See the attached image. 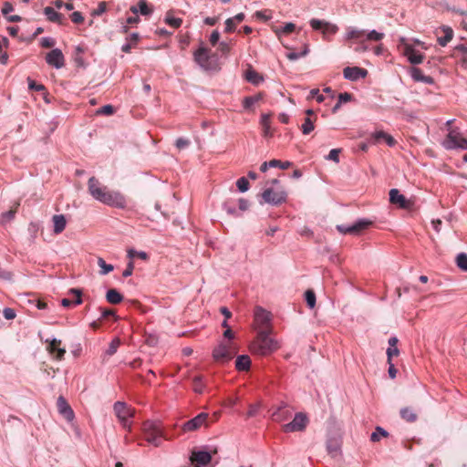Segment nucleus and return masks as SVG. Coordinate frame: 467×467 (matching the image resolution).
Here are the masks:
<instances>
[{
	"mask_svg": "<svg viewBox=\"0 0 467 467\" xmlns=\"http://www.w3.org/2000/svg\"><path fill=\"white\" fill-rule=\"evenodd\" d=\"M128 256L130 259H132L135 256H138L139 258H140L142 260H147L148 259V254L145 252H136V251H134L132 249L128 251Z\"/></svg>",
	"mask_w": 467,
	"mask_h": 467,
	"instance_id": "4d7b16f0",
	"label": "nucleus"
},
{
	"mask_svg": "<svg viewBox=\"0 0 467 467\" xmlns=\"http://www.w3.org/2000/svg\"><path fill=\"white\" fill-rule=\"evenodd\" d=\"M119 345H120V342H119V339H117V338H116V339H113V340L110 342V344H109V348H108V350H107V353H108L109 355H113L114 353H116V351H117V349H118V348L119 347Z\"/></svg>",
	"mask_w": 467,
	"mask_h": 467,
	"instance_id": "680f3d73",
	"label": "nucleus"
},
{
	"mask_svg": "<svg viewBox=\"0 0 467 467\" xmlns=\"http://www.w3.org/2000/svg\"><path fill=\"white\" fill-rule=\"evenodd\" d=\"M290 417V412L288 410H285V407H280L278 408L273 414L272 419L273 420L276 422H281L283 420H285Z\"/></svg>",
	"mask_w": 467,
	"mask_h": 467,
	"instance_id": "473e14b6",
	"label": "nucleus"
},
{
	"mask_svg": "<svg viewBox=\"0 0 467 467\" xmlns=\"http://www.w3.org/2000/svg\"><path fill=\"white\" fill-rule=\"evenodd\" d=\"M165 22L173 28H178L182 26V19L173 16L172 12L169 11L165 16Z\"/></svg>",
	"mask_w": 467,
	"mask_h": 467,
	"instance_id": "e433bc0d",
	"label": "nucleus"
},
{
	"mask_svg": "<svg viewBox=\"0 0 467 467\" xmlns=\"http://www.w3.org/2000/svg\"><path fill=\"white\" fill-rule=\"evenodd\" d=\"M327 449L330 453L337 452L339 450V442L337 440H329L327 443Z\"/></svg>",
	"mask_w": 467,
	"mask_h": 467,
	"instance_id": "864d4df0",
	"label": "nucleus"
},
{
	"mask_svg": "<svg viewBox=\"0 0 467 467\" xmlns=\"http://www.w3.org/2000/svg\"><path fill=\"white\" fill-rule=\"evenodd\" d=\"M309 23L314 30H321L324 36L327 34H336L338 29L336 25L316 18L311 19Z\"/></svg>",
	"mask_w": 467,
	"mask_h": 467,
	"instance_id": "4468645a",
	"label": "nucleus"
},
{
	"mask_svg": "<svg viewBox=\"0 0 467 467\" xmlns=\"http://www.w3.org/2000/svg\"><path fill=\"white\" fill-rule=\"evenodd\" d=\"M389 433L381 427H377L375 431L371 434V441L376 442L380 440V437H388Z\"/></svg>",
	"mask_w": 467,
	"mask_h": 467,
	"instance_id": "c03bdc74",
	"label": "nucleus"
},
{
	"mask_svg": "<svg viewBox=\"0 0 467 467\" xmlns=\"http://www.w3.org/2000/svg\"><path fill=\"white\" fill-rule=\"evenodd\" d=\"M441 31L443 36H438V43L441 47H445L453 37V30L450 26H442Z\"/></svg>",
	"mask_w": 467,
	"mask_h": 467,
	"instance_id": "bb28decb",
	"label": "nucleus"
},
{
	"mask_svg": "<svg viewBox=\"0 0 467 467\" xmlns=\"http://www.w3.org/2000/svg\"><path fill=\"white\" fill-rule=\"evenodd\" d=\"M46 61L49 66L56 68H61L65 66V57L62 51L58 48L52 49L46 56Z\"/></svg>",
	"mask_w": 467,
	"mask_h": 467,
	"instance_id": "2eb2a0df",
	"label": "nucleus"
},
{
	"mask_svg": "<svg viewBox=\"0 0 467 467\" xmlns=\"http://www.w3.org/2000/svg\"><path fill=\"white\" fill-rule=\"evenodd\" d=\"M341 152V149H333L329 151L328 156L327 157V160L333 161L336 163L339 162V153Z\"/></svg>",
	"mask_w": 467,
	"mask_h": 467,
	"instance_id": "6e6d98bb",
	"label": "nucleus"
},
{
	"mask_svg": "<svg viewBox=\"0 0 467 467\" xmlns=\"http://www.w3.org/2000/svg\"><path fill=\"white\" fill-rule=\"evenodd\" d=\"M400 417L409 422H414L417 420V413L409 407L400 410Z\"/></svg>",
	"mask_w": 467,
	"mask_h": 467,
	"instance_id": "f704fd0d",
	"label": "nucleus"
},
{
	"mask_svg": "<svg viewBox=\"0 0 467 467\" xmlns=\"http://www.w3.org/2000/svg\"><path fill=\"white\" fill-rule=\"evenodd\" d=\"M389 202L400 208L407 210L411 209L413 206V202L407 199L398 189H391L389 191Z\"/></svg>",
	"mask_w": 467,
	"mask_h": 467,
	"instance_id": "f8f14e48",
	"label": "nucleus"
},
{
	"mask_svg": "<svg viewBox=\"0 0 467 467\" xmlns=\"http://www.w3.org/2000/svg\"><path fill=\"white\" fill-rule=\"evenodd\" d=\"M366 32L364 30L350 28L348 30L347 38L349 40L360 41L365 38Z\"/></svg>",
	"mask_w": 467,
	"mask_h": 467,
	"instance_id": "c9c22d12",
	"label": "nucleus"
},
{
	"mask_svg": "<svg viewBox=\"0 0 467 467\" xmlns=\"http://www.w3.org/2000/svg\"><path fill=\"white\" fill-rule=\"evenodd\" d=\"M372 224L373 222L370 220L360 219L350 226L337 225V229L338 230V232L344 234L358 235Z\"/></svg>",
	"mask_w": 467,
	"mask_h": 467,
	"instance_id": "6e6552de",
	"label": "nucleus"
},
{
	"mask_svg": "<svg viewBox=\"0 0 467 467\" xmlns=\"http://www.w3.org/2000/svg\"><path fill=\"white\" fill-rule=\"evenodd\" d=\"M130 10L137 15L139 12L143 16H148L152 13V8L148 5L146 0H140L137 5L130 6Z\"/></svg>",
	"mask_w": 467,
	"mask_h": 467,
	"instance_id": "b1692460",
	"label": "nucleus"
},
{
	"mask_svg": "<svg viewBox=\"0 0 467 467\" xmlns=\"http://www.w3.org/2000/svg\"><path fill=\"white\" fill-rule=\"evenodd\" d=\"M210 52V49L201 47L193 54L195 62L204 69L209 68Z\"/></svg>",
	"mask_w": 467,
	"mask_h": 467,
	"instance_id": "f3484780",
	"label": "nucleus"
},
{
	"mask_svg": "<svg viewBox=\"0 0 467 467\" xmlns=\"http://www.w3.org/2000/svg\"><path fill=\"white\" fill-rule=\"evenodd\" d=\"M56 44V41L51 37H43L41 39V46L45 48L53 47Z\"/></svg>",
	"mask_w": 467,
	"mask_h": 467,
	"instance_id": "0e129e2a",
	"label": "nucleus"
},
{
	"mask_svg": "<svg viewBox=\"0 0 467 467\" xmlns=\"http://www.w3.org/2000/svg\"><path fill=\"white\" fill-rule=\"evenodd\" d=\"M262 197L264 201L267 203H271L274 205H279L283 202H285L287 198V193L283 190H273L271 188L266 189L262 193Z\"/></svg>",
	"mask_w": 467,
	"mask_h": 467,
	"instance_id": "9d476101",
	"label": "nucleus"
},
{
	"mask_svg": "<svg viewBox=\"0 0 467 467\" xmlns=\"http://www.w3.org/2000/svg\"><path fill=\"white\" fill-rule=\"evenodd\" d=\"M54 223V233L58 234L65 230L66 227V218L63 214H56L52 218Z\"/></svg>",
	"mask_w": 467,
	"mask_h": 467,
	"instance_id": "a878e982",
	"label": "nucleus"
},
{
	"mask_svg": "<svg viewBox=\"0 0 467 467\" xmlns=\"http://www.w3.org/2000/svg\"><path fill=\"white\" fill-rule=\"evenodd\" d=\"M98 265L101 268V275H107L114 269L112 265L107 264L101 257L98 258Z\"/></svg>",
	"mask_w": 467,
	"mask_h": 467,
	"instance_id": "ea45409f",
	"label": "nucleus"
},
{
	"mask_svg": "<svg viewBox=\"0 0 467 467\" xmlns=\"http://www.w3.org/2000/svg\"><path fill=\"white\" fill-rule=\"evenodd\" d=\"M236 353V349L233 343H220L213 351V357L215 361L224 363L234 358Z\"/></svg>",
	"mask_w": 467,
	"mask_h": 467,
	"instance_id": "423d86ee",
	"label": "nucleus"
},
{
	"mask_svg": "<svg viewBox=\"0 0 467 467\" xmlns=\"http://www.w3.org/2000/svg\"><path fill=\"white\" fill-rule=\"evenodd\" d=\"M271 317L270 313L265 311L264 308L257 306L254 310V329L256 332H272L273 327L270 323Z\"/></svg>",
	"mask_w": 467,
	"mask_h": 467,
	"instance_id": "39448f33",
	"label": "nucleus"
},
{
	"mask_svg": "<svg viewBox=\"0 0 467 467\" xmlns=\"http://www.w3.org/2000/svg\"><path fill=\"white\" fill-rule=\"evenodd\" d=\"M260 99H261V96L260 95L254 96V97H247L244 100V105L245 108H250L252 105H254V103H256Z\"/></svg>",
	"mask_w": 467,
	"mask_h": 467,
	"instance_id": "13d9d810",
	"label": "nucleus"
},
{
	"mask_svg": "<svg viewBox=\"0 0 467 467\" xmlns=\"http://www.w3.org/2000/svg\"><path fill=\"white\" fill-rule=\"evenodd\" d=\"M106 3L105 2H100L99 4V6L97 9L93 10L91 15L92 16H100L102 15L105 11H106Z\"/></svg>",
	"mask_w": 467,
	"mask_h": 467,
	"instance_id": "338daca9",
	"label": "nucleus"
},
{
	"mask_svg": "<svg viewBox=\"0 0 467 467\" xmlns=\"http://www.w3.org/2000/svg\"><path fill=\"white\" fill-rule=\"evenodd\" d=\"M209 415L207 413L202 412L198 414L193 419L186 421L183 426V431H193L200 429L202 426H207V420Z\"/></svg>",
	"mask_w": 467,
	"mask_h": 467,
	"instance_id": "ddd939ff",
	"label": "nucleus"
},
{
	"mask_svg": "<svg viewBox=\"0 0 467 467\" xmlns=\"http://www.w3.org/2000/svg\"><path fill=\"white\" fill-rule=\"evenodd\" d=\"M191 144L190 140L184 139V138H179L177 139L175 142V146L179 150H182L185 148H187Z\"/></svg>",
	"mask_w": 467,
	"mask_h": 467,
	"instance_id": "5fc2aeb1",
	"label": "nucleus"
},
{
	"mask_svg": "<svg viewBox=\"0 0 467 467\" xmlns=\"http://www.w3.org/2000/svg\"><path fill=\"white\" fill-rule=\"evenodd\" d=\"M99 310L101 311V316H102L103 319H107L110 317H114V319L118 318L114 310H112V309L100 307Z\"/></svg>",
	"mask_w": 467,
	"mask_h": 467,
	"instance_id": "bf43d9fd",
	"label": "nucleus"
},
{
	"mask_svg": "<svg viewBox=\"0 0 467 467\" xmlns=\"http://www.w3.org/2000/svg\"><path fill=\"white\" fill-rule=\"evenodd\" d=\"M317 117H306L303 124L301 125V131L304 135H307L312 132L315 129V122L317 121Z\"/></svg>",
	"mask_w": 467,
	"mask_h": 467,
	"instance_id": "7c9ffc66",
	"label": "nucleus"
},
{
	"mask_svg": "<svg viewBox=\"0 0 467 467\" xmlns=\"http://www.w3.org/2000/svg\"><path fill=\"white\" fill-rule=\"evenodd\" d=\"M3 315L7 320H12L16 317V311L10 307H5L3 311Z\"/></svg>",
	"mask_w": 467,
	"mask_h": 467,
	"instance_id": "e2e57ef3",
	"label": "nucleus"
},
{
	"mask_svg": "<svg viewBox=\"0 0 467 467\" xmlns=\"http://www.w3.org/2000/svg\"><path fill=\"white\" fill-rule=\"evenodd\" d=\"M256 337L250 344V351L259 356H267L280 348L279 343L275 340L272 332H256Z\"/></svg>",
	"mask_w": 467,
	"mask_h": 467,
	"instance_id": "f03ea898",
	"label": "nucleus"
},
{
	"mask_svg": "<svg viewBox=\"0 0 467 467\" xmlns=\"http://www.w3.org/2000/svg\"><path fill=\"white\" fill-rule=\"evenodd\" d=\"M139 40V35L134 33L130 36L129 42L122 46L121 50L125 53H130L131 48L134 47Z\"/></svg>",
	"mask_w": 467,
	"mask_h": 467,
	"instance_id": "4c0bfd02",
	"label": "nucleus"
},
{
	"mask_svg": "<svg viewBox=\"0 0 467 467\" xmlns=\"http://www.w3.org/2000/svg\"><path fill=\"white\" fill-rule=\"evenodd\" d=\"M44 14L47 16V17L49 21L59 23V24L61 23L63 16H62V14L55 11L54 8H52L50 6L45 7Z\"/></svg>",
	"mask_w": 467,
	"mask_h": 467,
	"instance_id": "72a5a7b5",
	"label": "nucleus"
},
{
	"mask_svg": "<svg viewBox=\"0 0 467 467\" xmlns=\"http://www.w3.org/2000/svg\"><path fill=\"white\" fill-rule=\"evenodd\" d=\"M443 145L447 150L455 148L467 150V140L463 138L458 130L451 129L446 136Z\"/></svg>",
	"mask_w": 467,
	"mask_h": 467,
	"instance_id": "0eeeda50",
	"label": "nucleus"
},
{
	"mask_svg": "<svg viewBox=\"0 0 467 467\" xmlns=\"http://www.w3.org/2000/svg\"><path fill=\"white\" fill-rule=\"evenodd\" d=\"M251 359L247 355L238 356L235 360V368L239 371H246L250 368Z\"/></svg>",
	"mask_w": 467,
	"mask_h": 467,
	"instance_id": "393cba45",
	"label": "nucleus"
},
{
	"mask_svg": "<svg viewBox=\"0 0 467 467\" xmlns=\"http://www.w3.org/2000/svg\"><path fill=\"white\" fill-rule=\"evenodd\" d=\"M384 37L383 33H379L376 30H372L365 35V39L371 41H380Z\"/></svg>",
	"mask_w": 467,
	"mask_h": 467,
	"instance_id": "de8ad7c7",
	"label": "nucleus"
},
{
	"mask_svg": "<svg viewBox=\"0 0 467 467\" xmlns=\"http://www.w3.org/2000/svg\"><path fill=\"white\" fill-rule=\"evenodd\" d=\"M18 206H19L18 202L15 203L14 206L11 207V209L8 212L3 213L2 214L3 220L4 221H10L11 219H13L15 217L16 212H17Z\"/></svg>",
	"mask_w": 467,
	"mask_h": 467,
	"instance_id": "09e8293b",
	"label": "nucleus"
},
{
	"mask_svg": "<svg viewBox=\"0 0 467 467\" xmlns=\"http://www.w3.org/2000/svg\"><path fill=\"white\" fill-rule=\"evenodd\" d=\"M114 413L118 418L119 421L122 425V427L129 431H131V423L130 419L134 415V410L129 407L126 403L121 401H117L114 404Z\"/></svg>",
	"mask_w": 467,
	"mask_h": 467,
	"instance_id": "20e7f679",
	"label": "nucleus"
},
{
	"mask_svg": "<svg viewBox=\"0 0 467 467\" xmlns=\"http://www.w3.org/2000/svg\"><path fill=\"white\" fill-rule=\"evenodd\" d=\"M343 75L347 79L357 80L359 78H365L367 75V70L357 67H348L344 68Z\"/></svg>",
	"mask_w": 467,
	"mask_h": 467,
	"instance_id": "412c9836",
	"label": "nucleus"
},
{
	"mask_svg": "<svg viewBox=\"0 0 467 467\" xmlns=\"http://www.w3.org/2000/svg\"><path fill=\"white\" fill-rule=\"evenodd\" d=\"M236 186L240 192H244L249 189V182L245 177H241L237 180Z\"/></svg>",
	"mask_w": 467,
	"mask_h": 467,
	"instance_id": "3c124183",
	"label": "nucleus"
},
{
	"mask_svg": "<svg viewBox=\"0 0 467 467\" xmlns=\"http://www.w3.org/2000/svg\"><path fill=\"white\" fill-rule=\"evenodd\" d=\"M61 340L54 338L49 342L47 350L53 355L57 360H61L66 353L65 348H60Z\"/></svg>",
	"mask_w": 467,
	"mask_h": 467,
	"instance_id": "4be33fe9",
	"label": "nucleus"
},
{
	"mask_svg": "<svg viewBox=\"0 0 467 467\" xmlns=\"http://www.w3.org/2000/svg\"><path fill=\"white\" fill-rule=\"evenodd\" d=\"M308 46L306 45L305 47H304V50L301 52V53H296V52H289L287 55H286V57L290 60H296L298 59L299 57H305L306 55H307L308 53Z\"/></svg>",
	"mask_w": 467,
	"mask_h": 467,
	"instance_id": "49530a36",
	"label": "nucleus"
},
{
	"mask_svg": "<svg viewBox=\"0 0 467 467\" xmlns=\"http://www.w3.org/2000/svg\"><path fill=\"white\" fill-rule=\"evenodd\" d=\"M308 424V418L305 413L298 412L295 415L293 420L289 423L283 425L285 432L302 431Z\"/></svg>",
	"mask_w": 467,
	"mask_h": 467,
	"instance_id": "1a4fd4ad",
	"label": "nucleus"
},
{
	"mask_svg": "<svg viewBox=\"0 0 467 467\" xmlns=\"http://www.w3.org/2000/svg\"><path fill=\"white\" fill-rule=\"evenodd\" d=\"M115 112V109L113 108V106L111 105H105L101 108H99L97 111H96V114L97 115H107V116H110L112 115L113 113Z\"/></svg>",
	"mask_w": 467,
	"mask_h": 467,
	"instance_id": "8fccbe9b",
	"label": "nucleus"
},
{
	"mask_svg": "<svg viewBox=\"0 0 467 467\" xmlns=\"http://www.w3.org/2000/svg\"><path fill=\"white\" fill-rule=\"evenodd\" d=\"M245 78L249 82L254 84H257L262 79L258 73L251 68L246 71Z\"/></svg>",
	"mask_w": 467,
	"mask_h": 467,
	"instance_id": "a18cd8bd",
	"label": "nucleus"
},
{
	"mask_svg": "<svg viewBox=\"0 0 467 467\" xmlns=\"http://www.w3.org/2000/svg\"><path fill=\"white\" fill-rule=\"evenodd\" d=\"M192 388H193V390L196 393H202L203 392L204 385L202 383V376H196V377L193 378Z\"/></svg>",
	"mask_w": 467,
	"mask_h": 467,
	"instance_id": "79ce46f5",
	"label": "nucleus"
},
{
	"mask_svg": "<svg viewBox=\"0 0 467 467\" xmlns=\"http://www.w3.org/2000/svg\"><path fill=\"white\" fill-rule=\"evenodd\" d=\"M457 266L462 271H467V254L464 253L459 254L456 257Z\"/></svg>",
	"mask_w": 467,
	"mask_h": 467,
	"instance_id": "37998d69",
	"label": "nucleus"
},
{
	"mask_svg": "<svg viewBox=\"0 0 467 467\" xmlns=\"http://www.w3.org/2000/svg\"><path fill=\"white\" fill-rule=\"evenodd\" d=\"M295 29H296V25H295V24H293V23H286V24L285 25V26H284V27H282V28L276 27V28L275 29V33L276 34V36H277L278 37H280V36H281V34H285V35H287V34H290V33H292L293 31H295Z\"/></svg>",
	"mask_w": 467,
	"mask_h": 467,
	"instance_id": "58836bf2",
	"label": "nucleus"
},
{
	"mask_svg": "<svg viewBox=\"0 0 467 467\" xmlns=\"http://www.w3.org/2000/svg\"><path fill=\"white\" fill-rule=\"evenodd\" d=\"M236 26H237V23L234 22L232 17H230L225 21V30L224 31L226 33L234 32L236 28Z\"/></svg>",
	"mask_w": 467,
	"mask_h": 467,
	"instance_id": "052dcab7",
	"label": "nucleus"
},
{
	"mask_svg": "<svg viewBox=\"0 0 467 467\" xmlns=\"http://www.w3.org/2000/svg\"><path fill=\"white\" fill-rule=\"evenodd\" d=\"M71 21L75 24H80L84 21V17L80 12H73L70 16Z\"/></svg>",
	"mask_w": 467,
	"mask_h": 467,
	"instance_id": "69168bd1",
	"label": "nucleus"
},
{
	"mask_svg": "<svg viewBox=\"0 0 467 467\" xmlns=\"http://www.w3.org/2000/svg\"><path fill=\"white\" fill-rule=\"evenodd\" d=\"M269 166H270L271 168L278 167V168H280V169H282V170H286V169H288L289 167H291V166H292V162H290V161H279V160H275V159H274V160H271V161H269Z\"/></svg>",
	"mask_w": 467,
	"mask_h": 467,
	"instance_id": "a19ab883",
	"label": "nucleus"
},
{
	"mask_svg": "<svg viewBox=\"0 0 467 467\" xmlns=\"http://www.w3.org/2000/svg\"><path fill=\"white\" fill-rule=\"evenodd\" d=\"M68 295L72 296V298H63L61 300V305L64 307H70V306L80 305L82 303V298H81L82 292L80 289L71 288L68 291Z\"/></svg>",
	"mask_w": 467,
	"mask_h": 467,
	"instance_id": "a211bd4d",
	"label": "nucleus"
},
{
	"mask_svg": "<svg viewBox=\"0 0 467 467\" xmlns=\"http://www.w3.org/2000/svg\"><path fill=\"white\" fill-rule=\"evenodd\" d=\"M372 138L375 140V142L379 141L380 139H383L386 141V143L390 147L396 144V140L392 136L382 130L373 133Z\"/></svg>",
	"mask_w": 467,
	"mask_h": 467,
	"instance_id": "2f4dec72",
	"label": "nucleus"
},
{
	"mask_svg": "<svg viewBox=\"0 0 467 467\" xmlns=\"http://www.w3.org/2000/svg\"><path fill=\"white\" fill-rule=\"evenodd\" d=\"M190 461L192 463H196L198 465H207L212 461V455L203 451H193L192 452V455L190 457Z\"/></svg>",
	"mask_w": 467,
	"mask_h": 467,
	"instance_id": "6ab92c4d",
	"label": "nucleus"
},
{
	"mask_svg": "<svg viewBox=\"0 0 467 467\" xmlns=\"http://www.w3.org/2000/svg\"><path fill=\"white\" fill-rule=\"evenodd\" d=\"M57 409L58 413L67 421H72L75 414L70 405L63 396H59L57 400Z\"/></svg>",
	"mask_w": 467,
	"mask_h": 467,
	"instance_id": "dca6fc26",
	"label": "nucleus"
},
{
	"mask_svg": "<svg viewBox=\"0 0 467 467\" xmlns=\"http://www.w3.org/2000/svg\"><path fill=\"white\" fill-rule=\"evenodd\" d=\"M219 50L222 52V54L227 55L231 51V45L226 42H221L219 44Z\"/></svg>",
	"mask_w": 467,
	"mask_h": 467,
	"instance_id": "774afa93",
	"label": "nucleus"
},
{
	"mask_svg": "<svg viewBox=\"0 0 467 467\" xmlns=\"http://www.w3.org/2000/svg\"><path fill=\"white\" fill-rule=\"evenodd\" d=\"M144 440L155 447L161 444L162 439H167L160 423L146 421L143 424Z\"/></svg>",
	"mask_w": 467,
	"mask_h": 467,
	"instance_id": "7ed1b4c3",
	"label": "nucleus"
},
{
	"mask_svg": "<svg viewBox=\"0 0 467 467\" xmlns=\"http://www.w3.org/2000/svg\"><path fill=\"white\" fill-rule=\"evenodd\" d=\"M398 342L399 340L396 337H392L389 339V347L387 349L388 363H390L393 356H398L400 353L399 348H397Z\"/></svg>",
	"mask_w": 467,
	"mask_h": 467,
	"instance_id": "cd10ccee",
	"label": "nucleus"
},
{
	"mask_svg": "<svg viewBox=\"0 0 467 467\" xmlns=\"http://www.w3.org/2000/svg\"><path fill=\"white\" fill-rule=\"evenodd\" d=\"M106 299L109 304L117 305L123 300V296L117 289L111 288L108 290Z\"/></svg>",
	"mask_w": 467,
	"mask_h": 467,
	"instance_id": "c756f323",
	"label": "nucleus"
},
{
	"mask_svg": "<svg viewBox=\"0 0 467 467\" xmlns=\"http://www.w3.org/2000/svg\"><path fill=\"white\" fill-rule=\"evenodd\" d=\"M410 76L417 82H423L425 84L434 83V79L431 76L424 75L422 70L418 67H411Z\"/></svg>",
	"mask_w": 467,
	"mask_h": 467,
	"instance_id": "5701e85b",
	"label": "nucleus"
},
{
	"mask_svg": "<svg viewBox=\"0 0 467 467\" xmlns=\"http://www.w3.org/2000/svg\"><path fill=\"white\" fill-rule=\"evenodd\" d=\"M402 47V53L406 56L411 64L417 65L423 61L424 56L417 51L412 46L406 43L404 38L400 40Z\"/></svg>",
	"mask_w": 467,
	"mask_h": 467,
	"instance_id": "9b49d317",
	"label": "nucleus"
},
{
	"mask_svg": "<svg viewBox=\"0 0 467 467\" xmlns=\"http://www.w3.org/2000/svg\"><path fill=\"white\" fill-rule=\"evenodd\" d=\"M306 301L310 308H313L316 305V295L312 290H307L305 294Z\"/></svg>",
	"mask_w": 467,
	"mask_h": 467,
	"instance_id": "603ef678",
	"label": "nucleus"
},
{
	"mask_svg": "<svg viewBox=\"0 0 467 467\" xmlns=\"http://www.w3.org/2000/svg\"><path fill=\"white\" fill-rule=\"evenodd\" d=\"M261 125L263 129V136L265 138H270L273 136V130L271 129L270 116L267 114L262 115L261 118Z\"/></svg>",
	"mask_w": 467,
	"mask_h": 467,
	"instance_id": "c85d7f7f",
	"label": "nucleus"
},
{
	"mask_svg": "<svg viewBox=\"0 0 467 467\" xmlns=\"http://www.w3.org/2000/svg\"><path fill=\"white\" fill-rule=\"evenodd\" d=\"M88 192L95 200L103 204L116 208H125L127 205L126 198L122 193L109 190L95 177L88 179Z\"/></svg>",
	"mask_w": 467,
	"mask_h": 467,
	"instance_id": "f257e3e1",
	"label": "nucleus"
},
{
	"mask_svg": "<svg viewBox=\"0 0 467 467\" xmlns=\"http://www.w3.org/2000/svg\"><path fill=\"white\" fill-rule=\"evenodd\" d=\"M453 57L458 59V63L467 69V47L464 45H458L454 47L451 55Z\"/></svg>",
	"mask_w": 467,
	"mask_h": 467,
	"instance_id": "aec40b11",
	"label": "nucleus"
}]
</instances>
